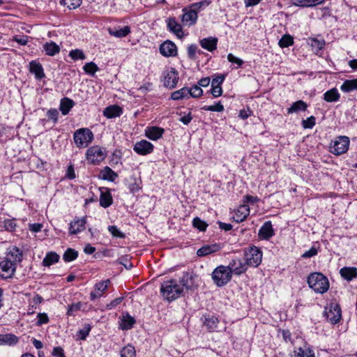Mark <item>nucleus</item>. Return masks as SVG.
<instances>
[{"label": "nucleus", "mask_w": 357, "mask_h": 357, "mask_svg": "<svg viewBox=\"0 0 357 357\" xmlns=\"http://www.w3.org/2000/svg\"><path fill=\"white\" fill-rule=\"evenodd\" d=\"M160 292L165 300L172 301L181 296L183 288L176 280H170L162 283Z\"/></svg>", "instance_id": "obj_1"}, {"label": "nucleus", "mask_w": 357, "mask_h": 357, "mask_svg": "<svg viewBox=\"0 0 357 357\" xmlns=\"http://www.w3.org/2000/svg\"><path fill=\"white\" fill-rule=\"evenodd\" d=\"M307 283L315 292L323 294L329 288L328 279L320 273H312L307 278Z\"/></svg>", "instance_id": "obj_2"}, {"label": "nucleus", "mask_w": 357, "mask_h": 357, "mask_svg": "<svg viewBox=\"0 0 357 357\" xmlns=\"http://www.w3.org/2000/svg\"><path fill=\"white\" fill-rule=\"evenodd\" d=\"M232 274L225 266H218L212 273V279L218 287L227 284L231 279Z\"/></svg>", "instance_id": "obj_3"}, {"label": "nucleus", "mask_w": 357, "mask_h": 357, "mask_svg": "<svg viewBox=\"0 0 357 357\" xmlns=\"http://www.w3.org/2000/svg\"><path fill=\"white\" fill-rule=\"evenodd\" d=\"M73 138L78 148H84L91 142L93 135L89 128H80L75 132Z\"/></svg>", "instance_id": "obj_4"}, {"label": "nucleus", "mask_w": 357, "mask_h": 357, "mask_svg": "<svg viewBox=\"0 0 357 357\" xmlns=\"http://www.w3.org/2000/svg\"><path fill=\"white\" fill-rule=\"evenodd\" d=\"M262 252L256 246L245 251V261L249 266L257 267L261 262Z\"/></svg>", "instance_id": "obj_5"}, {"label": "nucleus", "mask_w": 357, "mask_h": 357, "mask_svg": "<svg viewBox=\"0 0 357 357\" xmlns=\"http://www.w3.org/2000/svg\"><path fill=\"white\" fill-rule=\"evenodd\" d=\"M349 139L346 136L337 137L330 146V151L337 155L346 153L349 149Z\"/></svg>", "instance_id": "obj_6"}, {"label": "nucleus", "mask_w": 357, "mask_h": 357, "mask_svg": "<svg viewBox=\"0 0 357 357\" xmlns=\"http://www.w3.org/2000/svg\"><path fill=\"white\" fill-rule=\"evenodd\" d=\"M324 312L327 319L333 324L337 323L342 317L340 307L337 303L329 304L326 307Z\"/></svg>", "instance_id": "obj_7"}, {"label": "nucleus", "mask_w": 357, "mask_h": 357, "mask_svg": "<svg viewBox=\"0 0 357 357\" xmlns=\"http://www.w3.org/2000/svg\"><path fill=\"white\" fill-rule=\"evenodd\" d=\"M16 268V264L11 261V259H6L0 262V276L4 279L12 278Z\"/></svg>", "instance_id": "obj_8"}, {"label": "nucleus", "mask_w": 357, "mask_h": 357, "mask_svg": "<svg viewBox=\"0 0 357 357\" xmlns=\"http://www.w3.org/2000/svg\"><path fill=\"white\" fill-rule=\"evenodd\" d=\"M178 80V75L175 68L163 73V84L165 87L173 89L176 86Z\"/></svg>", "instance_id": "obj_9"}, {"label": "nucleus", "mask_w": 357, "mask_h": 357, "mask_svg": "<svg viewBox=\"0 0 357 357\" xmlns=\"http://www.w3.org/2000/svg\"><path fill=\"white\" fill-rule=\"evenodd\" d=\"M104 158L105 154L100 147L98 146H92L87 150L86 159L91 163H98L103 160Z\"/></svg>", "instance_id": "obj_10"}, {"label": "nucleus", "mask_w": 357, "mask_h": 357, "mask_svg": "<svg viewBox=\"0 0 357 357\" xmlns=\"http://www.w3.org/2000/svg\"><path fill=\"white\" fill-rule=\"evenodd\" d=\"M248 265L241 259H233L227 266L231 274L241 275L245 272Z\"/></svg>", "instance_id": "obj_11"}, {"label": "nucleus", "mask_w": 357, "mask_h": 357, "mask_svg": "<svg viewBox=\"0 0 357 357\" xmlns=\"http://www.w3.org/2000/svg\"><path fill=\"white\" fill-rule=\"evenodd\" d=\"M153 150V145L146 140H141L137 142L134 146V151L139 155L151 153Z\"/></svg>", "instance_id": "obj_12"}, {"label": "nucleus", "mask_w": 357, "mask_h": 357, "mask_svg": "<svg viewBox=\"0 0 357 357\" xmlns=\"http://www.w3.org/2000/svg\"><path fill=\"white\" fill-rule=\"evenodd\" d=\"M184 13L182 15V22L184 24L190 26L195 24L197 20V13L191 7L183 9Z\"/></svg>", "instance_id": "obj_13"}, {"label": "nucleus", "mask_w": 357, "mask_h": 357, "mask_svg": "<svg viewBox=\"0 0 357 357\" xmlns=\"http://www.w3.org/2000/svg\"><path fill=\"white\" fill-rule=\"evenodd\" d=\"M86 223V218L75 219L70 223L69 232L70 234H76L85 229Z\"/></svg>", "instance_id": "obj_14"}, {"label": "nucleus", "mask_w": 357, "mask_h": 357, "mask_svg": "<svg viewBox=\"0 0 357 357\" xmlns=\"http://www.w3.org/2000/svg\"><path fill=\"white\" fill-rule=\"evenodd\" d=\"M108 31L111 36L122 38L126 36L130 32V27L129 26H114L109 28Z\"/></svg>", "instance_id": "obj_15"}, {"label": "nucleus", "mask_w": 357, "mask_h": 357, "mask_svg": "<svg viewBox=\"0 0 357 357\" xmlns=\"http://www.w3.org/2000/svg\"><path fill=\"white\" fill-rule=\"evenodd\" d=\"M29 71L34 74L38 79H41L45 76L42 65L36 61H32L29 63Z\"/></svg>", "instance_id": "obj_16"}, {"label": "nucleus", "mask_w": 357, "mask_h": 357, "mask_svg": "<svg viewBox=\"0 0 357 357\" xmlns=\"http://www.w3.org/2000/svg\"><path fill=\"white\" fill-rule=\"evenodd\" d=\"M274 234L271 221L266 222L259 231V236L261 238L268 239Z\"/></svg>", "instance_id": "obj_17"}, {"label": "nucleus", "mask_w": 357, "mask_h": 357, "mask_svg": "<svg viewBox=\"0 0 357 357\" xmlns=\"http://www.w3.org/2000/svg\"><path fill=\"white\" fill-rule=\"evenodd\" d=\"M22 252L18 248L13 246L9 248L6 259H11V261L17 264L22 261Z\"/></svg>", "instance_id": "obj_18"}, {"label": "nucleus", "mask_w": 357, "mask_h": 357, "mask_svg": "<svg viewBox=\"0 0 357 357\" xmlns=\"http://www.w3.org/2000/svg\"><path fill=\"white\" fill-rule=\"evenodd\" d=\"M249 214L250 207L247 204H243L238 208L234 218L237 222H241L245 220Z\"/></svg>", "instance_id": "obj_19"}, {"label": "nucleus", "mask_w": 357, "mask_h": 357, "mask_svg": "<svg viewBox=\"0 0 357 357\" xmlns=\"http://www.w3.org/2000/svg\"><path fill=\"white\" fill-rule=\"evenodd\" d=\"M164 132V129L158 127L147 128L145 130L146 136L151 140H157L160 138Z\"/></svg>", "instance_id": "obj_20"}, {"label": "nucleus", "mask_w": 357, "mask_h": 357, "mask_svg": "<svg viewBox=\"0 0 357 357\" xmlns=\"http://www.w3.org/2000/svg\"><path fill=\"white\" fill-rule=\"evenodd\" d=\"M109 280L100 282L95 285V289L91 293V297L92 299H95L97 297L102 296L104 291L107 288Z\"/></svg>", "instance_id": "obj_21"}, {"label": "nucleus", "mask_w": 357, "mask_h": 357, "mask_svg": "<svg viewBox=\"0 0 357 357\" xmlns=\"http://www.w3.org/2000/svg\"><path fill=\"white\" fill-rule=\"evenodd\" d=\"M340 273L344 279L350 281L357 277V268L355 267H343L340 269Z\"/></svg>", "instance_id": "obj_22"}, {"label": "nucleus", "mask_w": 357, "mask_h": 357, "mask_svg": "<svg viewBox=\"0 0 357 357\" xmlns=\"http://www.w3.org/2000/svg\"><path fill=\"white\" fill-rule=\"evenodd\" d=\"M220 245H218L217 244L206 245H204L203 247L199 248L197 252V255L199 257H204V256L208 255L209 254L215 252L220 250Z\"/></svg>", "instance_id": "obj_23"}, {"label": "nucleus", "mask_w": 357, "mask_h": 357, "mask_svg": "<svg viewBox=\"0 0 357 357\" xmlns=\"http://www.w3.org/2000/svg\"><path fill=\"white\" fill-rule=\"evenodd\" d=\"M122 113V109L117 105H111L107 107L103 111V114L107 118H114L119 116Z\"/></svg>", "instance_id": "obj_24"}, {"label": "nucleus", "mask_w": 357, "mask_h": 357, "mask_svg": "<svg viewBox=\"0 0 357 357\" xmlns=\"http://www.w3.org/2000/svg\"><path fill=\"white\" fill-rule=\"evenodd\" d=\"M168 28L171 31L175 33V35L181 38L183 36V32L181 29V26L177 23L174 19H169L167 23Z\"/></svg>", "instance_id": "obj_25"}, {"label": "nucleus", "mask_w": 357, "mask_h": 357, "mask_svg": "<svg viewBox=\"0 0 357 357\" xmlns=\"http://www.w3.org/2000/svg\"><path fill=\"white\" fill-rule=\"evenodd\" d=\"M18 342V337L13 334H0V345H13Z\"/></svg>", "instance_id": "obj_26"}, {"label": "nucleus", "mask_w": 357, "mask_h": 357, "mask_svg": "<svg viewBox=\"0 0 357 357\" xmlns=\"http://www.w3.org/2000/svg\"><path fill=\"white\" fill-rule=\"evenodd\" d=\"M294 5L301 7H312L322 4L325 0H293Z\"/></svg>", "instance_id": "obj_27"}, {"label": "nucleus", "mask_w": 357, "mask_h": 357, "mask_svg": "<svg viewBox=\"0 0 357 357\" xmlns=\"http://www.w3.org/2000/svg\"><path fill=\"white\" fill-rule=\"evenodd\" d=\"M74 102L73 100L64 98L61 100L60 110L63 115H66L70 109L73 107Z\"/></svg>", "instance_id": "obj_28"}, {"label": "nucleus", "mask_w": 357, "mask_h": 357, "mask_svg": "<svg viewBox=\"0 0 357 357\" xmlns=\"http://www.w3.org/2000/svg\"><path fill=\"white\" fill-rule=\"evenodd\" d=\"M340 89L344 92H350L357 90V79H348L344 81Z\"/></svg>", "instance_id": "obj_29"}, {"label": "nucleus", "mask_w": 357, "mask_h": 357, "mask_svg": "<svg viewBox=\"0 0 357 357\" xmlns=\"http://www.w3.org/2000/svg\"><path fill=\"white\" fill-rule=\"evenodd\" d=\"M307 105L303 100H298L294 102L289 108L287 109L288 114L297 112L298 111H305L307 109Z\"/></svg>", "instance_id": "obj_30"}, {"label": "nucleus", "mask_w": 357, "mask_h": 357, "mask_svg": "<svg viewBox=\"0 0 357 357\" xmlns=\"http://www.w3.org/2000/svg\"><path fill=\"white\" fill-rule=\"evenodd\" d=\"M324 96V100L328 102L337 101L340 98V93L335 88L327 91Z\"/></svg>", "instance_id": "obj_31"}, {"label": "nucleus", "mask_w": 357, "mask_h": 357, "mask_svg": "<svg viewBox=\"0 0 357 357\" xmlns=\"http://www.w3.org/2000/svg\"><path fill=\"white\" fill-rule=\"evenodd\" d=\"M135 323V319L131 317L130 314H126V315H123V318L121 320V328L123 330H128L130 329L134 324Z\"/></svg>", "instance_id": "obj_32"}, {"label": "nucleus", "mask_w": 357, "mask_h": 357, "mask_svg": "<svg viewBox=\"0 0 357 357\" xmlns=\"http://www.w3.org/2000/svg\"><path fill=\"white\" fill-rule=\"evenodd\" d=\"M160 52L164 56H174L177 54L176 46H160Z\"/></svg>", "instance_id": "obj_33"}, {"label": "nucleus", "mask_w": 357, "mask_h": 357, "mask_svg": "<svg viewBox=\"0 0 357 357\" xmlns=\"http://www.w3.org/2000/svg\"><path fill=\"white\" fill-rule=\"evenodd\" d=\"M59 259V256L56 252H49L47 254L45 257L43 261V264L45 266H49L56 262H57Z\"/></svg>", "instance_id": "obj_34"}, {"label": "nucleus", "mask_w": 357, "mask_h": 357, "mask_svg": "<svg viewBox=\"0 0 357 357\" xmlns=\"http://www.w3.org/2000/svg\"><path fill=\"white\" fill-rule=\"evenodd\" d=\"M112 203V197L109 192H102L100 197V204L104 208L109 206Z\"/></svg>", "instance_id": "obj_35"}, {"label": "nucleus", "mask_w": 357, "mask_h": 357, "mask_svg": "<svg viewBox=\"0 0 357 357\" xmlns=\"http://www.w3.org/2000/svg\"><path fill=\"white\" fill-rule=\"evenodd\" d=\"M60 3L72 10L78 8L82 3V0H60Z\"/></svg>", "instance_id": "obj_36"}, {"label": "nucleus", "mask_w": 357, "mask_h": 357, "mask_svg": "<svg viewBox=\"0 0 357 357\" xmlns=\"http://www.w3.org/2000/svg\"><path fill=\"white\" fill-rule=\"evenodd\" d=\"M188 95H189L188 88L183 87L181 89L172 93V98L173 100H178V99L186 98V97L188 98L189 97Z\"/></svg>", "instance_id": "obj_37"}, {"label": "nucleus", "mask_w": 357, "mask_h": 357, "mask_svg": "<svg viewBox=\"0 0 357 357\" xmlns=\"http://www.w3.org/2000/svg\"><path fill=\"white\" fill-rule=\"evenodd\" d=\"M101 174L102 178L112 181H113L117 176V174L108 167H105V169L101 172Z\"/></svg>", "instance_id": "obj_38"}, {"label": "nucleus", "mask_w": 357, "mask_h": 357, "mask_svg": "<svg viewBox=\"0 0 357 357\" xmlns=\"http://www.w3.org/2000/svg\"><path fill=\"white\" fill-rule=\"evenodd\" d=\"M292 357H315L314 353L310 349H303L298 348L294 351V354Z\"/></svg>", "instance_id": "obj_39"}, {"label": "nucleus", "mask_w": 357, "mask_h": 357, "mask_svg": "<svg viewBox=\"0 0 357 357\" xmlns=\"http://www.w3.org/2000/svg\"><path fill=\"white\" fill-rule=\"evenodd\" d=\"M121 357H136L135 347L128 345L121 351Z\"/></svg>", "instance_id": "obj_40"}, {"label": "nucleus", "mask_w": 357, "mask_h": 357, "mask_svg": "<svg viewBox=\"0 0 357 357\" xmlns=\"http://www.w3.org/2000/svg\"><path fill=\"white\" fill-rule=\"evenodd\" d=\"M218 324V318L212 316L211 317L205 318L204 325L211 331L215 330Z\"/></svg>", "instance_id": "obj_41"}, {"label": "nucleus", "mask_w": 357, "mask_h": 357, "mask_svg": "<svg viewBox=\"0 0 357 357\" xmlns=\"http://www.w3.org/2000/svg\"><path fill=\"white\" fill-rule=\"evenodd\" d=\"M83 69L86 73L91 75H94L95 73L97 71H98L99 68L95 63L89 62V63H86L84 66Z\"/></svg>", "instance_id": "obj_42"}, {"label": "nucleus", "mask_w": 357, "mask_h": 357, "mask_svg": "<svg viewBox=\"0 0 357 357\" xmlns=\"http://www.w3.org/2000/svg\"><path fill=\"white\" fill-rule=\"evenodd\" d=\"M179 285L183 289H189L191 287V278L188 273H184L179 282Z\"/></svg>", "instance_id": "obj_43"}, {"label": "nucleus", "mask_w": 357, "mask_h": 357, "mask_svg": "<svg viewBox=\"0 0 357 357\" xmlns=\"http://www.w3.org/2000/svg\"><path fill=\"white\" fill-rule=\"evenodd\" d=\"M77 257V252L73 249L68 248L63 254V258L65 261H71Z\"/></svg>", "instance_id": "obj_44"}, {"label": "nucleus", "mask_w": 357, "mask_h": 357, "mask_svg": "<svg viewBox=\"0 0 357 357\" xmlns=\"http://www.w3.org/2000/svg\"><path fill=\"white\" fill-rule=\"evenodd\" d=\"M84 305V303L81 302H78L77 303H73L69 305L67 314L68 316H74L75 312L81 310L82 307Z\"/></svg>", "instance_id": "obj_45"}, {"label": "nucleus", "mask_w": 357, "mask_h": 357, "mask_svg": "<svg viewBox=\"0 0 357 357\" xmlns=\"http://www.w3.org/2000/svg\"><path fill=\"white\" fill-rule=\"evenodd\" d=\"M188 91L189 97L190 96L192 98H199L203 93L202 89L197 85L193 86L191 89H188Z\"/></svg>", "instance_id": "obj_46"}, {"label": "nucleus", "mask_w": 357, "mask_h": 357, "mask_svg": "<svg viewBox=\"0 0 357 357\" xmlns=\"http://www.w3.org/2000/svg\"><path fill=\"white\" fill-rule=\"evenodd\" d=\"M225 79V75L223 74L215 75L211 81V86H221Z\"/></svg>", "instance_id": "obj_47"}, {"label": "nucleus", "mask_w": 357, "mask_h": 357, "mask_svg": "<svg viewBox=\"0 0 357 357\" xmlns=\"http://www.w3.org/2000/svg\"><path fill=\"white\" fill-rule=\"evenodd\" d=\"M192 225L195 228H197L200 231H205L208 226V225L205 222H204L199 218H194L192 221Z\"/></svg>", "instance_id": "obj_48"}, {"label": "nucleus", "mask_w": 357, "mask_h": 357, "mask_svg": "<svg viewBox=\"0 0 357 357\" xmlns=\"http://www.w3.org/2000/svg\"><path fill=\"white\" fill-rule=\"evenodd\" d=\"M47 55L54 56L60 51L59 46H43V50Z\"/></svg>", "instance_id": "obj_49"}, {"label": "nucleus", "mask_w": 357, "mask_h": 357, "mask_svg": "<svg viewBox=\"0 0 357 357\" xmlns=\"http://www.w3.org/2000/svg\"><path fill=\"white\" fill-rule=\"evenodd\" d=\"M108 230L114 237L121 238H123L125 237V234L121 232L116 226H109Z\"/></svg>", "instance_id": "obj_50"}, {"label": "nucleus", "mask_w": 357, "mask_h": 357, "mask_svg": "<svg viewBox=\"0 0 357 357\" xmlns=\"http://www.w3.org/2000/svg\"><path fill=\"white\" fill-rule=\"evenodd\" d=\"M203 109L206 111H212V112H222L224 110L223 105L219 102L214 105L210 106H204L202 107Z\"/></svg>", "instance_id": "obj_51"}, {"label": "nucleus", "mask_w": 357, "mask_h": 357, "mask_svg": "<svg viewBox=\"0 0 357 357\" xmlns=\"http://www.w3.org/2000/svg\"><path fill=\"white\" fill-rule=\"evenodd\" d=\"M69 56L74 60L85 59V56L83 52L78 49L72 50L70 52Z\"/></svg>", "instance_id": "obj_52"}, {"label": "nucleus", "mask_w": 357, "mask_h": 357, "mask_svg": "<svg viewBox=\"0 0 357 357\" xmlns=\"http://www.w3.org/2000/svg\"><path fill=\"white\" fill-rule=\"evenodd\" d=\"M315 117L311 116L307 119L302 121V126L304 128H312L315 125Z\"/></svg>", "instance_id": "obj_53"}, {"label": "nucleus", "mask_w": 357, "mask_h": 357, "mask_svg": "<svg viewBox=\"0 0 357 357\" xmlns=\"http://www.w3.org/2000/svg\"><path fill=\"white\" fill-rule=\"evenodd\" d=\"M294 38L289 34L284 35L279 40L278 45H293Z\"/></svg>", "instance_id": "obj_54"}, {"label": "nucleus", "mask_w": 357, "mask_h": 357, "mask_svg": "<svg viewBox=\"0 0 357 357\" xmlns=\"http://www.w3.org/2000/svg\"><path fill=\"white\" fill-rule=\"evenodd\" d=\"M91 331V326L89 324L84 326V327L79 330L78 333L81 340H85L86 336L89 335Z\"/></svg>", "instance_id": "obj_55"}, {"label": "nucleus", "mask_w": 357, "mask_h": 357, "mask_svg": "<svg viewBox=\"0 0 357 357\" xmlns=\"http://www.w3.org/2000/svg\"><path fill=\"white\" fill-rule=\"evenodd\" d=\"M208 2L206 1H201V2H198V3H193L190 6L192 10H195L196 11V13H197V12L202 8L204 7H206L208 6Z\"/></svg>", "instance_id": "obj_56"}, {"label": "nucleus", "mask_w": 357, "mask_h": 357, "mask_svg": "<svg viewBox=\"0 0 357 357\" xmlns=\"http://www.w3.org/2000/svg\"><path fill=\"white\" fill-rule=\"evenodd\" d=\"M218 38L215 37H208L204 38L200 41V45H216Z\"/></svg>", "instance_id": "obj_57"}, {"label": "nucleus", "mask_w": 357, "mask_h": 357, "mask_svg": "<svg viewBox=\"0 0 357 357\" xmlns=\"http://www.w3.org/2000/svg\"><path fill=\"white\" fill-rule=\"evenodd\" d=\"M227 59L231 63H236L238 66H241L243 63V61L241 59L236 57L232 54H229L227 55Z\"/></svg>", "instance_id": "obj_58"}, {"label": "nucleus", "mask_w": 357, "mask_h": 357, "mask_svg": "<svg viewBox=\"0 0 357 357\" xmlns=\"http://www.w3.org/2000/svg\"><path fill=\"white\" fill-rule=\"evenodd\" d=\"M38 321H37V324L38 326L42 325L43 324H46L49 321L47 315L46 314H45V313H39L38 314Z\"/></svg>", "instance_id": "obj_59"}, {"label": "nucleus", "mask_w": 357, "mask_h": 357, "mask_svg": "<svg viewBox=\"0 0 357 357\" xmlns=\"http://www.w3.org/2000/svg\"><path fill=\"white\" fill-rule=\"evenodd\" d=\"M211 93L215 98L220 96L222 94V86H211Z\"/></svg>", "instance_id": "obj_60"}, {"label": "nucleus", "mask_w": 357, "mask_h": 357, "mask_svg": "<svg viewBox=\"0 0 357 357\" xmlns=\"http://www.w3.org/2000/svg\"><path fill=\"white\" fill-rule=\"evenodd\" d=\"M317 254V250L314 247H312L309 250L305 252L302 257L303 258H310L315 256Z\"/></svg>", "instance_id": "obj_61"}, {"label": "nucleus", "mask_w": 357, "mask_h": 357, "mask_svg": "<svg viewBox=\"0 0 357 357\" xmlns=\"http://www.w3.org/2000/svg\"><path fill=\"white\" fill-rule=\"evenodd\" d=\"M4 227L6 230L12 231L15 229L16 225L13 220H8L4 222Z\"/></svg>", "instance_id": "obj_62"}, {"label": "nucleus", "mask_w": 357, "mask_h": 357, "mask_svg": "<svg viewBox=\"0 0 357 357\" xmlns=\"http://www.w3.org/2000/svg\"><path fill=\"white\" fill-rule=\"evenodd\" d=\"M59 112L56 109H52L47 112V116L50 119H52L54 122H56L58 119Z\"/></svg>", "instance_id": "obj_63"}, {"label": "nucleus", "mask_w": 357, "mask_h": 357, "mask_svg": "<svg viewBox=\"0 0 357 357\" xmlns=\"http://www.w3.org/2000/svg\"><path fill=\"white\" fill-rule=\"evenodd\" d=\"M52 355L55 357H65L63 349L60 347L54 348Z\"/></svg>", "instance_id": "obj_64"}]
</instances>
